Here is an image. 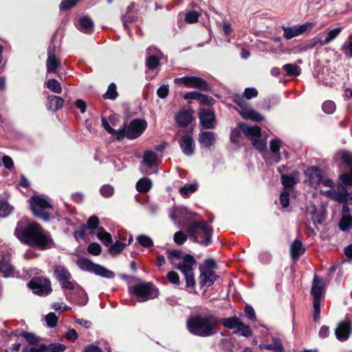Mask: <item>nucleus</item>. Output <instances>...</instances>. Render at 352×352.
<instances>
[{"mask_svg":"<svg viewBox=\"0 0 352 352\" xmlns=\"http://www.w3.org/2000/svg\"><path fill=\"white\" fill-rule=\"evenodd\" d=\"M15 234L22 243L41 250L50 249L54 245L50 234L36 222H31L24 228L17 226Z\"/></svg>","mask_w":352,"mask_h":352,"instance_id":"obj_1","label":"nucleus"},{"mask_svg":"<svg viewBox=\"0 0 352 352\" xmlns=\"http://www.w3.org/2000/svg\"><path fill=\"white\" fill-rule=\"evenodd\" d=\"M167 258L171 264L176 265L184 274L186 285L194 287L195 284L193 267L196 264L195 258L179 250H168L166 252Z\"/></svg>","mask_w":352,"mask_h":352,"instance_id":"obj_2","label":"nucleus"},{"mask_svg":"<svg viewBox=\"0 0 352 352\" xmlns=\"http://www.w3.org/2000/svg\"><path fill=\"white\" fill-rule=\"evenodd\" d=\"M218 321L213 315L202 316L196 315L190 318L186 322L188 331L195 336L209 337L216 333Z\"/></svg>","mask_w":352,"mask_h":352,"instance_id":"obj_3","label":"nucleus"},{"mask_svg":"<svg viewBox=\"0 0 352 352\" xmlns=\"http://www.w3.org/2000/svg\"><path fill=\"white\" fill-rule=\"evenodd\" d=\"M239 128L234 129L230 133V140L236 143L238 138L241 136V131L250 138L254 147L259 151H263L266 148L265 138H263L261 135V129L258 126H249L243 123L238 124Z\"/></svg>","mask_w":352,"mask_h":352,"instance_id":"obj_4","label":"nucleus"},{"mask_svg":"<svg viewBox=\"0 0 352 352\" xmlns=\"http://www.w3.org/2000/svg\"><path fill=\"white\" fill-rule=\"evenodd\" d=\"M212 229L205 221H192L187 227V232L194 241L204 246L211 243Z\"/></svg>","mask_w":352,"mask_h":352,"instance_id":"obj_5","label":"nucleus"},{"mask_svg":"<svg viewBox=\"0 0 352 352\" xmlns=\"http://www.w3.org/2000/svg\"><path fill=\"white\" fill-rule=\"evenodd\" d=\"M30 208L34 215L43 219L50 220V214L47 210L52 209L50 201L45 197L36 195L30 199Z\"/></svg>","mask_w":352,"mask_h":352,"instance_id":"obj_6","label":"nucleus"},{"mask_svg":"<svg viewBox=\"0 0 352 352\" xmlns=\"http://www.w3.org/2000/svg\"><path fill=\"white\" fill-rule=\"evenodd\" d=\"M131 291L140 299V302L155 298L158 294L156 287L152 283L146 282L133 285Z\"/></svg>","mask_w":352,"mask_h":352,"instance_id":"obj_7","label":"nucleus"},{"mask_svg":"<svg viewBox=\"0 0 352 352\" xmlns=\"http://www.w3.org/2000/svg\"><path fill=\"white\" fill-rule=\"evenodd\" d=\"M221 323L229 329H234V333L248 338L252 334V331L248 325L242 322L236 316L225 318L221 320Z\"/></svg>","mask_w":352,"mask_h":352,"instance_id":"obj_8","label":"nucleus"},{"mask_svg":"<svg viewBox=\"0 0 352 352\" xmlns=\"http://www.w3.org/2000/svg\"><path fill=\"white\" fill-rule=\"evenodd\" d=\"M175 84L182 85L188 88L198 89L200 91H208L210 86L203 78L195 76H186L174 79Z\"/></svg>","mask_w":352,"mask_h":352,"instance_id":"obj_9","label":"nucleus"},{"mask_svg":"<svg viewBox=\"0 0 352 352\" xmlns=\"http://www.w3.org/2000/svg\"><path fill=\"white\" fill-rule=\"evenodd\" d=\"M147 123L144 120L134 119L129 125L125 123L122 129H124V136L129 139H135L139 137L146 129Z\"/></svg>","mask_w":352,"mask_h":352,"instance_id":"obj_10","label":"nucleus"},{"mask_svg":"<svg viewBox=\"0 0 352 352\" xmlns=\"http://www.w3.org/2000/svg\"><path fill=\"white\" fill-rule=\"evenodd\" d=\"M28 287L34 293L40 296L47 295L52 292L50 281L44 278H33L29 282Z\"/></svg>","mask_w":352,"mask_h":352,"instance_id":"obj_11","label":"nucleus"},{"mask_svg":"<svg viewBox=\"0 0 352 352\" xmlns=\"http://www.w3.org/2000/svg\"><path fill=\"white\" fill-rule=\"evenodd\" d=\"M346 186L342 183L337 189L328 190L324 193L328 197L339 203H346L352 200V193L347 191Z\"/></svg>","mask_w":352,"mask_h":352,"instance_id":"obj_12","label":"nucleus"},{"mask_svg":"<svg viewBox=\"0 0 352 352\" xmlns=\"http://www.w3.org/2000/svg\"><path fill=\"white\" fill-rule=\"evenodd\" d=\"M313 26V23L306 22L305 23L299 25H294L292 27H283V36L286 39H291L305 32L307 30H311Z\"/></svg>","mask_w":352,"mask_h":352,"instance_id":"obj_13","label":"nucleus"},{"mask_svg":"<svg viewBox=\"0 0 352 352\" xmlns=\"http://www.w3.org/2000/svg\"><path fill=\"white\" fill-rule=\"evenodd\" d=\"M199 118L201 126L204 129H212L217 125L214 113L210 109H201L199 113Z\"/></svg>","mask_w":352,"mask_h":352,"instance_id":"obj_14","label":"nucleus"},{"mask_svg":"<svg viewBox=\"0 0 352 352\" xmlns=\"http://www.w3.org/2000/svg\"><path fill=\"white\" fill-rule=\"evenodd\" d=\"M66 299L71 302L84 306L87 303L88 297L85 290L79 286L73 293H65Z\"/></svg>","mask_w":352,"mask_h":352,"instance_id":"obj_15","label":"nucleus"},{"mask_svg":"<svg viewBox=\"0 0 352 352\" xmlns=\"http://www.w3.org/2000/svg\"><path fill=\"white\" fill-rule=\"evenodd\" d=\"M65 350V345L56 343L48 346L41 345L38 347H30L23 349V352H63Z\"/></svg>","mask_w":352,"mask_h":352,"instance_id":"obj_16","label":"nucleus"},{"mask_svg":"<svg viewBox=\"0 0 352 352\" xmlns=\"http://www.w3.org/2000/svg\"><path fill=\"white\" fill-rule=\"evenodd\" d=\"M182 152L188 156L194 153L195 144L191 134L183 135L179 142Z\"/></svg>","mask_w":352,"mask_h":352,"instance_id":"obj_17","label":"nucleus"},{"mask_svg":"<svg viewBox=\"0 0 352 352\" xmlns=\"http://www.w3.org/2000/svg\"><path fill=\"white\" fill-rule=\"evenodd\" d=\"M342 31L341 28H335L331 31H329L326 38L324 40H318V39H314L311 41V43L309 44L307 47V48L311 49L314 47H316L318 44H320V45L323 46L325 45H327L330 42H331L333 39H335L340 33Z\"/></svg>","mask_w":352,"mask_h":352,"instance_id":"obj_18","label":"nucleus"},{"mask_svg":"<svg viewBox=\"0 0 352 352\" xmlns=\"http://www.w3.org/2000/svg\"><path fill=\"white\" fill-rule=\"evenodd\" d=\"M146 66L151 69H155L160 65V52L156 48L151 47L146 50Z\"/></svg>","mask_w":352,"mask_h":352,"instance_id":"obj_19","label":"nucleus"},{"mask_svg":"<svg viewBox=\"0 0 352 352\" xmlns=\"http://www.w3.org/2000/svg\"><path fill=\"white\" fill-rule=\"evenodd\" d=\"M307 180L312 186H318L321 182L322 175L320 170L316 166H311L306 170Z\"/></svg>","mask_w":352,"mask_h":352,"instance_id":"obj_20","label":"nucleus"},{"mask_svg":"<svg viewBox=\"0 0 352 352\" xmlns=\"http://www.w3.org/2000/svg\"><path fill=\"white\" fill-rule=\"evenodd\" d=\"M185 100L193 99L200 102L201 104L212 106L214 100L208 95L202 94L197 91H191L186 93L184 96Z\"/></svg>","mask_w":352,"mask_h":352,"instance_id":"obj_21","label":"nucleus"},{"mask_svg":"<svg viewBox=\"0 0 352 352\" xmlns=\"http://www.w3.org/2000/svg\"><path fill=\"white\" fill-rule=\"evenodd\" d=\"M11 254L6 253L3 255L2 258L0 260V273L4 277H9L12 275L14 267L10 263Z\"/></svg>","mask_w":352,"mask_h":352,"instance_id":"obj_22","label":"nucleus"},{"mask_svg":"<svg viewBox=\"0 0 352 352\" xmlns=\"http://www.w3.org/2000/svg\"><path fill=\"white\" fill-rule=\"evenodd\" d=\"M352 331L351 326L348 322H342L335 331L336 338L340 341L346 340Z\"/></svg>","mask_w":352,"mask_h":352,"instance_id":"obj_23","label":"nucleus"},{"mask_svg":"<svg viewBox=\"0 0 352 352\" xmlns=\"http://www.w3.org/2000/svg\"><path fill=\"white\" fill-rule=\"evenodd\" d=\"M48 57L46 60L47 71L48 73H54L60 67V60L57 58L52 47L48 48Z\"/></svg>","mask_w":352,"mask_h":352,"instance_id":"obj_24","label":"nucleus"},{"mask_svg":"<svg viewBox=\"0 0 352 352\" xmlns=\"http://www.w3.org/2000/svg\"><path fill=\"white\" fill-rule=\"evenodd\" d=\"M217 276L212 270H201L199 283L202 285L211 286L215 281Z\"/></svg>","mask_w":352,"mask_h":352,"instance_id":"obj_25","label":"nucleus"},{"mask_svg":"<svg viewBox=\"0 0 352 352\" xmlns=\"http://www.w3.org/2000/svg\"><path fill=\"white\" fill-rule=\"evenodd\" d=\"M323 291V283L321 278L315 276L311 289V294L313 296V300H321V296Z\"/></svg>","mask_w":352,"mask_h":352,"instance_id":"obj_26","label":"nucleus"},{"mask_svg":"<svg viewBox=\"0 0 352 352\" xmlns=\"http://www.w3.org/2000/svg\"><path fill=\"white\" fill-rule=\"evenodd\" d=\"M215 136L212 131H204L199 134V142L202 146L210 148L214 144Z\"/></svg>","mask_w":352,"mask_h":352,"instance_id":"obj_27","label":"nucleus"},{"mask_svg":"<svg viewBox=\"0 0 352 352\" xmlns=\"http://www.w3.org/2000/svg\"><path fill=\"white\" fill-rule=\"evenodd\" d=\"M241 116L246 120H251L255 122H259L264 120V117L257 112L256 111L251 108H243L239 111Z\"/></svg>","mask_w":352,"mask_h":352,"instance_id":"obj_28","label":"nucleus"},{"mask_svg":"<svg viewBox=\"0 0 352 352\" xmlns=\"http://www.w3.org/2000/svg\"><path fill=\"white\" fill-rule=\"evenodd\" d=\"M305 252L300 241L295 240L290 246V254L293 260L296 261Z\"/></svg>","mask_w":352,"mask_h":352,"instance_id":"obj_29","label":"nucleus"},{"mask_svg":"<svg viewBox=\"0 0 352 352\" xmlns=\"http://www.w3.org/2000/svg\"><path fill=\"white\" fill-rule=\"evenodd\" d=\"M102 125L104 129L108 132L109 134H111L116 137L117 140H121L124 137V129L120 128L119 130L113 129L108 122V121L102 118Z\"/></svg>","mask_w":352,"mask_h":352,"instance_id":"obj_30","label":"nucleus"},{"mask_svg":"<svg viewBox=\"0 0 352 352\" xmlns=\"http://www.w3.org/2000/svg\"><path fill=\"white\" fill-rule=\"evenodd\" d=\"M298 179V174L296 172H294L290 175L282 174L281 175V182L285 188L293 187L297 183Z\"/></svg>","mask_w":352,"mask_h":352,"instance_id":"obj_31","label":"nucleus"},{"mask_svg":"<svg viewBox=\"0 0 352 352\" xmlns=\"http://www.w3.org/2000/svg\"><path fill=\"white\" fill-rule=\"evenodd\" d=\"M48 108L54 111L60 109L64 102V100L59 96H49L47 97Z\"/></svg>","mask_w":352,"mask_h":352,"instance_id":"obj_32","label":"nucleus"},{"mask_svg":"<svg viewBox=\"0 0 352 352\" xmlns=\"http://www.w3.org/2000/svg\"><path fill=\"white\" fill-rule=\"evenodd\" d=\"M175 120L179 125L185 126L190 123L192 116L189 111H182L176 115Z\"/></svg>","mask_w":352,"mask_h":352,"instance_id":"obj_33","label":"nucleus"},{"mask_svg":"<svg viewBox=\"0 0 352 352\" xmlns=\"http://www.w3.org/2000/svg\"><path fill=\"white\" fill-rule=\"evenodd\" d=\"M54 274L60 283L67 278H71L72 277L69 272L61 265H57L54 267Z\"/></svg>","mask_w":352,"mask_h":352,"instance_id":"obj_34","label":"nucleus"},{"mask_svg":"<svg viewBox=\"0 0 352 352\" xmlns=\"http://www.w3.org/2000/svg\"><path fill=\"white\" fill-rule=\"evenodd\" d=\"M151 187L152 182L147 177H143L136 183V189L140 192H146Z\"/></svg>","mask_w":352,"mask_h":352,"instance_id":"obj_35","label":"nucleus"},{"mask_svg":"<svg viewBox=\"0 0 352 352\" xmlns=\"http://www.w3.org/2000/svg\"><path fill=\"white\" fill-rule=\"evenodd\" d=\"M94 27L93 21L89 17H82L79 21V29L80 30L90 33L92 31Z\"/></svg>","mask_w":352,"mask_h":352,"instance_id":"obj_36","label":"nucleus"},{"mask_svg":"<svg viewBox=\"0 0 352 352\" xmlns=\"http://www.w3.org/2000/svg\"><path fill=\"white\" fill-rule=\"evenodd\" d=\"M133 241V237L132 236H130L129 239V242L128 243H121L118 241H117L116 243H114L109 248V253L114 256V255H116L119 253H120L122 250L127 245H129L131 243V242Z\"/></svg>","mask_w":352,"mask_h":352,"instance_id":"obj_37","label":"nucleus"},{"mask_svg":"<svg viewBox=\"0 0 352 352\" xmlns=\"http://www.w3.org/2000/svg\"><path fill=\"white\" fill-rule=\"evenodd\" d=\"M93 272L96 275L107 278H112L114 277V274L113 272L98 264H95Z\"/></svg>","mask_w":352,"mask_h":352,"instance_id":"obj_38","label":"nucleus"},{"mask_svg":"<svg viewBox=\"0 0 352 352\" xmlns=\"http://www.w3.org/2000/svg\"><path fill=\"white\" fill-rule=\"evenodd\" d=\"M157 155V153L151 151H146L144 153L143 162L149 166L152 167L156 164Z\"/></svg>","mask_w":352,"mask_h":352,"instance_id":"obj_39","label":"nucleus"},{"mask_svg":"<svg viewBox=\"0 0 352 352\" xmlns=\"http://www.w3.org/2000/svg\"><path fill=\"white\" fill-rule=\"evenodd\" d=\"M77 265L84 271L93 272L95 263L85 258H80L76 261Z\"/></svg>","mask_w":352,"mask_h":352,"instance_id":"obj_40","label":"nucleus"},{"mask_svg":"<svg viewBox=\"0 0 352 352\" xmlns=\"http://www.w3.org/2000/svg\"><path fill=\"white\" fill-rule=\"evenodd\" d=\"M260 348L262 349H264L267 350H272L276 352L283 351V346L280 340L277 338H274L273 342L272 344H261Z\"/></svg>","mask_w":352,"mask_h":352,"instance_id":"obj_41","label":"nucleus"},{"mask_svg":"<svg viewBox=\"0 0 352 352\" xmlns=\"http://www.w3.org/2000/svg\"><path fill=\"white\" fill-rule=\"evenodd\" d=\"M45 86L55 94L62 92L61 84L56 79H49L45 82Z\"/></svg>","mask_w":352,"mask_h":352,"instance_id":"obj_42","label":"nucleus"},{"mask_svg":"<svg viewBox=\"0 0 352 352\" xmlns=\"http://www.w3.org/2000/svg\"><path fill=\"white\" fill-rule=\"evenodd\" d=\"M98 238L107 246L109 245L112 242L111 235L106 232L102 227L98 228L97 234Z\"/></svg>","mask_w":352,"mask_h":352,"instance_id":"obj_43","label":"nucleus"},{"mask_svg":"<svg viewBox=\"0 0 352 352\" xmlns=\"http://www.w3.org/2000/svg\"><path fill=\"white\" fill-rule=\"evenodd\" d=\"M14 208L10 206L7 201L4 199H0V217H6L13 210Z\"/></svg>","mask_w":352,"mask_h":352,"instance_id":"obj_44","label":"nucleus"},{"mask_svg":"<svg viewBox=\"0 0 352 352\" xmlns=\"http://www.w3.org/2000/svg\"><path fill=\"white\" fill-rule=\"evenodd\" d=\"M118 96L117 87L116 84L111 83L108 87L107 92L104 94L106 99L115 100Z\"/></svg>","mask_w":352,"mask_h":352,"instance_id":"obj_45","label":"nucleus"},{"mask_svg":"<svg viewBox=\"0 0 352 352\" xmlns=\"http://www.w3.org/2000/svg\"><path fill=\"white\" fill-rule=\"evenodd\" d=\"M352 226V217L351 216H344L340 221L339 227L341 230L346 231Z\"/></svg>","mask_w":352,"mask_h":352,"instance_id":"obj_46","label":"nucleus"},{"mask_svg":"<svg viewBox=\"0 0 352 352\" xmlns=\"http://www.w3.org/2000/svg\"><path fill=\"white\" fill-rule=\"evenodd\" d=\"M284 70L288 76H297L300 75L298 67L294 64H285L283 66Z\"/></svg>","mask_w":352,"mask_h":352,"instance_id":"obj_47","label":"nucleus"},{"mask_svg":"<svg viewBox=\"0 0 352 352\" xmlns=\"http://www.w3.org/2000/svg\"><path fill=\"white\" fill-rule=\"evenodd\" d=\"M137 241L144 248H149L153 245V240L149 236L144 234L138 236Z\"/></svg>","mask_w":352,"mask_h":352,"instance_id":"obj_48","label":"nucleus"},{"mask_svg":"<svg viewBox=\"0 0 352 352\" xmlns=\"http://www.w3.org/2000/svg\"><path fill=\"white\" fill-rule=\"evenodd\" d=\"M197 189V185L196 184H192L186 185L179 189V192L183 196H188L190 193L195 192Z\"/></svg>","mask_w":352,"mask_h":352,"instance_id":"obj_49","label":"nucleus"},{"mask_svg":"<svg viewBox=\"0 0 352 352\" xmlns=\"http://www.w3.org/2000/svg\"><path fill=\"white\" fill-rule=\"evenodd\" d=\"M199 14L197 11H190L186 14L185 21L188 23H194L198 21Z\"/></svg>","mask_w":352,"mask_h":352,"instance_id":"obj_50","label":"nucleus"},{"mask_svg":"<svg viewBox=\"0 0 352 352\" xmlns=\"http://www.w3.org/2000/svg\"><path fill=\"white\" fill-rule=\"evenodd\" d=\"M87 251L92 255L98 256L101 253V247L98 243H92L89 245Z\"/></svg>","mask_w":352,"mask_h":352,"instance_id":"obj_51","label":"nucleus"},{"mask_svg":"<svg viewBox=\"0 0 352 352\" xmlns=\"http://www.w3.org/2000/svg\"><path fill=\"white\" fill-rule=\"evenodd\" d=\"M340 179L344 185L352 186V166L350 169V173H343L340 175Z\"/></svg>","mask_w":352,"mask_h":352,"instance_id":"obj_52","label":"nucleus"},{"mask_svg":"<svg viewBox=\"0 0 352 352\" xmlns=\"http://www.w3.org/2000/svg\"><path fill=\"white\" fill-rule=\"evenodd\" d=\"M187 240V235L182 231H178L174 234V241L177 245H182Z\"/></svg>","mask_w":352,"mask_h":352,"instance_id":"obj_53","label":"nucleus"},{"mask_svg":"<svg viewBox=\"0 0 352 352\" xmlns=\"http://www.w3.org/2000/svg\"><path fill=\"white\" fill-rule=\"evenodd\" d=\"M58 318L54 313H50L45 316V321L50 327H54L57 324Z\"/></svg>","mask_w":352,"mask_h":352,"instance_id":"obj_54","label":"nucleus"},{"mask_svg":"<svg viewBox=\"0 0 352 352\" xmlns=\"http://www.w3.org/2000/svg\"><path fill=\"white\" fill-rule=\"evenodd\" d=\"M320 301L321 300H313L314 307V320L317 322L320 318Z\"/></svg>","mask_w":352,"mask_h":352,"instance_id":"obj_55","label":"nucleus"},{"mask_svg":"<svg viewBox=\"0 0 352 352\" xmlns=\"http://www.w3.org/2000/svg\"><path fill=\"white\" fill-rule=\"evenodd\" d=\"M322 109L327 113H332L336 109V104L333 101H325L322 104Z\"/></svg>","mask_w":352,"mask_h":352,"instance_id":"obj_56","label":"nucleus"},{"mask_svg":"<svg viewBox=\"0 0 352 352\" xmlns=\"http://www.w3.org/2000/svg\"><path fill=\"white\" fill-rule=\"evenodd\" d=\"M23 336L30 344H35L38 342V338L32 333L23 331L21 333Z\"/></svg>","mask_w":352,"mask_h":352,"instance_id":"obj_57","label":"nucleus"},{"mask_svg":"<svg viewBox=\"0 0 352 352\" xmlns=\"http://www.w3.org/2000/svg\"><path fill=\"white\" fill-rule=\"evenodd\" d=\"M114 189L110 185H104L100 188V193L104 197H110L113 194Z\"/></svg>","mask_w":352,"mask_h":352,"instance_id":"obj_58","label":"nucleus"},{"mask_svg":"<svg viewBox=\"0 0 352 352\" xmlns=\"http://www.w3.org/2000/svg\"><path fill=\"white\" fill-rule=\"evenodd\" d=\"M341 50L346 56L352 57V41H346Z\"/></svg>","mask_w":352,"mask_h":352,"instance_id":"obj_59","label":"nucleus"},{"mask_svg":"<svg viewBox=\"0 0 352 352\" xmlns=\"http://www.w3.org/2000/svg\"><path fill=\"white\" fill-rule=\"evenodd\" d=\"M62 287L65 289L74 290L76 291L78 285H76L74 282L70 280V278H67L60 282Z\"/></svg>","mask_w":352,"mask_h":352,"instance_id":"obj_60","label":"nucleus"},{"mask_svg":"<svg viewBox=\"0 0 352 352\" xmlns=\"http://www.w3.org/2000/svg\"><path fill=\"white\" fill-rule=\"evenodd\" d=\"M232 100L234 103H236L239 106H240L241 107V109L245 108L247 102L244 99V96H241L239 94H234L232 96Z\"/></svg>","mask_w":352,"mask_h":352,"instance_id":"obj_61","label":"nucleus"},{"mask_svg":"<svg viewBox=\"0 0 352 352\" xmlns=\"http://www.w3.org/2000/svg\"><path fill=\"white\" fill-rule=\"evenodd\" d=\"M167 278L170 283L179 285L180 283L178 274L175 271H170L168 273Z\"/></svg>","mask_w":352,"mask_h":352,"instance_id":"obj_62","label":"nucleus"},{"mask_svg":"<svg viewBox=\"0 0 352 352\" xmlns=\"http://www.w3.org/2000/svg\"><path fill=\"white\" fill-rule=\"evenodd\" d=\"M169 93V88L168 85H163L160 86L157 90V96L160 98H165Z\"/></svg>","mask_w":352,"mask_h":352,"instance_id":"obj_63","label":"nucleus"},{"mask_svg":"<svg viewBox=\"0 0 352 352\" xmlns=\"http://www.w3.org/2000/svg\"><path fill=\"white\" fill-rule=\"evenodd\" d=\"M341 158L343 162L348 165L351 168L352 166V154L346 151H343L341 153Z\"/></svg>","mask_w":352,"mask_h":352,"instance_id":"obj_64","label":"nucleus"}]
</instances>
